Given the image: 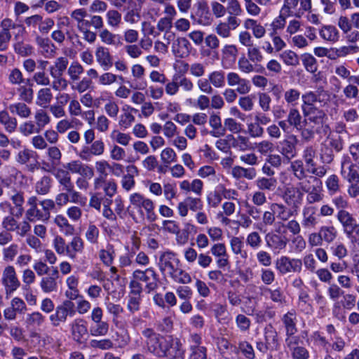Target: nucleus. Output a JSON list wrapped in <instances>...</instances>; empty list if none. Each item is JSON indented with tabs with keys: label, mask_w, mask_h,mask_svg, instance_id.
<instances>
[{
	"label": "nucleus",
	"mask_w": 359,
	"mask_h": 359,
	"mask_svg": "<svg viewBox=\"0 0 359 359\" xmlns=\"http://www.w3.org/2000/svg\"><path fill=\"white\" fill-rule=\"evenodd\" d=\"M44 321L45 316L39 311H35L28 314L26 318V323L27 325L32 327L41 326Z\"/></svg>",
	"instance_id": "obj_60"
},
{
	"label": "nucleus",
	"mask_w": 359,
	"mask_h": 359,
	"mask_svg": "<svg viewBox=\"0 0 359 359\" xmlns=\"http://www.w3.org/2000/svg\"><path fill=\"white\" fill-rule=\"evenodd\" d=\"M264 341L257 342V350L263 353L268 351H276L280 348V343L276 330L271 324H268L264 329Z\"/></svg>",
	"instance_id": "obj_4"
},
{
	"label": "nucleus",
	"mask_w": 359,
	"mask_h": 359,
	"mask_svg": "<svg viewBox=\"0 0 359 359\" xmlns=\"http://www.w3.org/2000/svg\"><path fill=\"white\" fill-rule=\"evenodd\" d=\"M52 178L48 175H43L39 178L34 185V190L39 195L48 194L52 187Z\"/></svg>",
	"instance_id": "obj_31"
},
{
	"label": "nucleus",
	"mask_w": 359,
	"mask_h": 359,
	"mask_svg": "<svg viewBox=\"0 0 359 359\" xmlns=\"http://www.w3.org/2000/svg\"><path fill=\"white\" fill-rule=\"evenodd\" d=\"M191 50V43L184 37H178L172 43V51L176 57H187L189 55Z\"/></svg>",
	"instance_id": "obj_18"
},
{
	"label": "nucleus",
	"mask_w": 359,
	"mask_h": 359,
	"mask_svg": "<svg viewBox=\"0 0 359 359\" xmlns=\"http://www.w3.org/2000/svg\"><path fill=\"white\" fill-rule=\"evenodd\" d=\"M20 133L25 137L34 133H39L41 130L36 124L35 121H27L22 123L19 127Z\"/></svg>",
	"instance_id": "obj_49"
},
{
	"label": "nucleus",
	"mask_w": 359,
	"mask_h": 359,
	"mask_svg": "<svg viewBox=\"0 0 359 359\" xmlns=\"http://www.w3.org/2000/svg\"><path fill=\"white\" fill-rule=\"evenodd\" d=\"M74 304L70 300H65L58 305L55 312L49 316V320L53 327H59L61 323H65L68 316H74L76 311Z\"/></svg>",
	"instance_id": "obj_6"
},
{
	"label": "nucleus",
	"mask_w": 359,
	"mask_h": 359,
	"mask_svg": "<svg viewBox=\"0 0 359 359\" xmlns=\"http://www.w3.org/2000/svg\"><path fill=\"white\" fill-rule=\"evenodd\" d=\"M53 175L59 184L62 187V191L70 194L71 202L78 203L81 198V194L74 189L69 171L63 168H57L53 172Z\"/></svg>",
	"instance_id": "obj_5"
},
{
	"label": "nucleus",
	"mask_w": 359,
	"mask_h": 359,
	"mask_svg": "<svg viewBox=\"0 0 359 359\" xmlns=\"http://www.w3.org/2000/svg\"><path fill=\"white\" fill-rule=\"evenodd\" d=\"M15 217L13 215L5 217L2 221V227L9 233L15 231L18 236L24 237L30 231L31 226L26 220L18 222Z\"/></svg>",
	"instance_id": "obj_8"
},
{
	"label": "nucleus",
	"mask_w": 359,
	"mask_h": 359,
	"mask_svg": "<svg viewBox=\"0 0 359 359\" xmlns=\"http://www.w3.org/2000/svg\"><path fill=\"white\" fill-rule=\"evenodd\" d=\"M19 246L16 243H12L2 250V257L5 262H12L18 253Z\"/></svg>",
	"instance_id": "obj_59"
},
{
	"label": "nucleus",
	"mask_w": 359,
	"mask_h": 359,
	"mask_svg": "<svg viewBox=\"0 0 359 359\" xmlns=\"http://www.w3.org/2000/svg\"><path fill=\"white\" fill-rule=\"evenodd\" d=\"M95 58L97 63L104 71L109 69L113 65V58L109 50L104 46H99L95 50Z\"/></svg>",
	"instance_id": "obj_19"
},
{
	"label": "nucleus",
	"mask_w": 359,
	"mask_h": 359,
	"mask_svg": "<svg viewBox=\"0 0 359 359\" xmlns=\"http://www.w3.org/2000/svg\"><path fill=\"white\" fill-rule=\"evenodd\" d=\"M83 72L84 69L79 62H72L67 69V74L72 83H75V82L78 81Z\"/></svg>",
	"instance_id": "obj_45"
},
{
	"label": "nucleus",
	"mask_w": 359,
	"mask_h": 359,
	"mask_svg": "<svg viewBox=\"0 0 359 359\" xmlns=\"http://www.w3.org/2000/svg\"><path fill=\"white\" fill-rule=\"evenodd\" d=\"M291 170L294 177L299 180H302L306 177V167L304 168L302 160H296L291 164Z\"/></svg>",
	"instance_id": "obj_55"
},
{
	"label": "nucleus",
	"mask_w": 359,
	"mask_h": 359,
	"mask_svg": "<svg viewBox=\"0 0 359 359\" xmlns=\"http://www.w3.org/2000/svg\"><path fill=\"white\" fill-rule=\"evenodd\" d=\"M10 198L12 201L15 208H16L15 212H13V209L11 207V205L7 202L1 203L0 204V207L8 208L11 210V215H15L16 217H20L24 212V193L20 191H14L13 193L11 195Z\"/></svg>",
	"instance_id": "obj_17"
},
{
	"label": "nucleus",
	"mask_w": 359,
	"mask_h": 359,
	"mask_svg": "<svg viewBox=\"0 0 359 359\" xmlns=\"http://www.w3.org/2000/svg\"><path fill=\"white\" fill-rule=\"evenodd\" d=\"M321 186L322 181L313 175H306V178L300 180V182L299 183V187L302 193L310 192L311 191H313V189Z\"/></svg>",
	"instance_id": "obj_26"
},
{
	"label": "nucleus",
	"mask_w": 359,
	"mask_h": 359,
	"mask_svg": "<svg viewBox=\"0 0 359 359\" xmlns=\"http://www.w3.org/2000/svg\"><path fill=\"white\" fill-rule=\"evenodd\" d=\"M299 0H284V4L280 10L287 16L301 18V12L298 8Z\"/></svg>",
	"instance_id": "obj_35"
},
{
	"label": "nucleus",
	"mask_w": 359,
	"mask_h": 359,
	"mask_svg": "<svg viewBox=\"0 0 359 359\" xmlns=\"http://www.w3.org/2000/svg\"><path fill=\"white\" fill-rule=\"evenodd\" d=\"M284 198L287 204L297 208L302 203L303 193L299 187H288L285 190Z\"/></svg>",
	"instance_id": "obj_22"
},
{
	"label": "nucleus",
	"mask_w": 359,
	"mask_h": 359,
	"mask_svg": "<svg viewBox=\"0 0 359 359\" xmlns=\"http://www.w3.org/2000/svg\"><path fill=\"white\" fill-rule=\"evenodd\" d=\"M171 278L173 281L180 284H188L191 282V277L189 273L180 267L175 271Z\"/></svg>",
	"instance_id": "obj_61"
},
{
	"label": "nucleus",
	"mask_w": 359,
	"mask_h": 359,
	"mask_svg": "<svg viewBox=\"0 0 359 359\" xmlns=\"http://www.w3.org/2000/svg\"><path fill=\"white\" fill-rule=\"evenodd\" d=\"M226 137L231 140V146L241 151H245L252 148L251 143L248 137L238 135L234 137L232 135H228Z\"/></svg>",
	"instance_id": "obj_27"
},
{
	"label": "nucleus",
	"mask_w": 359,
	"mask_h": 359,
	"mask_svg": "<svg viewBox=\"0 0 359 359\" xmlns=\"http://www.w3.org/2000/svg\"><path fill=\"white\" fill-rule=\"evenodd\" d=\"M95 325L90 327V334L93 336H104L108 333L109 324L104 321H100V323H95Z\"/></svg>",
	"instance_id": "obj_64"
},
{
	"label": "nucleus",
	"mask_w": 359,
	"mask_h": 359,
	"mask_svg": "<svg viewBox=\"0 0 359 359\" xmlns=\"http://www.w3.org/2000/svg\"><path fill=\"white\" fill-rule=\"evenodd\" d=\"M231 175L236 179H241L243 177L251 180L256 177L257 172L254 168H245L236 165L232 168Z\"/></svg>",
	"instance_id": "obj_30"
},
{
	"label": "nucleus",
	"mask_w": 359,
	"mask_h": 359,
	"mask_svg": "<svg viewBox=\"0 0 359 359\" xmlns=\"http://www.w3.org/2000/svg\"><path fill=\"white\" fill-rule=\"evenodd\" d=\"M276 269L282 275L300 273L302 270V261L299 259L282 256L276 261Z\"/></svg>",
	"instance_id": "obj_9"
},
{
	"label": "nucleus",
	"mask_w": 359,
	"mask_h": 359,
	"mask_svg": "<svg viewBox=\"0 0 359 359\" xmlns=\"http://www.w3.org/2000/svg\"><path fill=\"white\" fill-rule=\"evenodd\" d=\"M38 204H39V199L36 196H32L28 198L27 205L29 208L25 212L26 221L28 222H35L38 220L47 222L48 220V215L38 208Z\"/></svg>",
	"instance_id": "obj_13"
},
{
	"label": "nucleus",
	"mask_w": 359,
	"mask_h": 359,
	"mask_svg": "<svg viewBox=\"0 0 359 359\" xmlns=\"http://www.w3.org/2000/svg\"><path fill=\"white\" fill-rule=\"evenodd\" d=\"M230 246L234 254L241 255L243 258L247 257V252L242 250L243 243L241 238L233 236L230 241Z\"/></svg>",
	"instance_id": "obj_62"
},
{
	"label": "nucleus",
	"mask_w": 359,
	"mask_h": 359,
	"mask_svg": "<svg viewBox=\"0 0 359 359\" xmlns=\"http://www.w3.org/2000/svg\"><path fill=\"white\" fill-rule=\"evenodd\" d=\"M196 11L191 15V18L201 25H210L213 18L208 2L205 0L198 1L196 4Z\"/></svg>",
	"instance_id": "obj_12"
},
{
	"label": "nucleus",
	"mask_w": 359,
	"mask_h": 359,
	"mask_svg": "<svg viewBox=\"0 0 359 359\" xmlns=\"http://www.w3.org/2000/svg\"><path fill=\"white\" fill-rule=\"evenodd\" d=\"M84 248L83 240L79 236H74L67 243L66 255L72 259H76L78 254L82 253Z\"/></svg>",
	"instance_id": "obj_24"
},
{
	"label": "nucleus",
	"mask_w": 359,
	"mask_h": 359,
	"mask_svg": "<svg viewBox=\"0 0 359 359\" xmlns=\"http://www.w3.org/2000/svg\"><path fill=\"white\" fill-rule=\"evenodd\" d=\"M302 117L296 108H291L287 116V121L290 126L296 129H301L302 125Z\"/></svg>",
	"instance_id": "obj_47"
},
{
	"label": "nucleus",
	"mask_w": 359,
	"mask_h": 359,
	"mask_svg": "<svg viewBox=\"0 0 359 359\" xmlns=\"http://www.w3.org/2000/svg\"><path fill=\"white\" fill-rule=\"evenodd\" d=\"M69 60L67 57H59L55 59L53 65L49 68L50 75L51 76L63 75L67 70Z\"/></svg>",
	"instance_id": "obj_29"
},
{
	"label": "nucleus",
	"mask_w": 359,
	"mask_h": 359,
	"mask_svg": "<svg viewBox=\"0 0 359 359\" xmlns=\"http://www.w3.org/2000/svg\"><path fill=\"white\" fill-rule=\"evenodd\" d=\"M270 209L275 212L276 217L281 221H287L292 216V211L288 210L283 204L271 203Z\"/></svg>",
	"instance_id": "obj_38"
},
{
	"label": "nucleus",
	"mask_w": 359,
	"mask_h": 359,
	"mask_svg": "<svg viewBox=\"0 0 359 359\" xmlns=\"http://www.w3.org/2000/svg\"><path fill=\"white\" fill-rule=\"evenodd\" d=\"M53 100V93L50 88H41L36 94V104L41 107H48Z\"/></svg>",
	"instance_id": "obj_37"
},
{
	"label": "nucleus",
	"mask_w": 359,
	"mask_h": 359,
	"mask_svg": "<svg viewBox=\"0 0 359 359\" xmlns=\"http://www.w3.org/2000/svg\"><path fill=\"white\" fill-rule=\"evenodd\" d=\"M316 157V150L313 147L308 146L304 149L302 158L306 164V168H311V167H313V165H316V163L314 161Z\"/></svg>",
	"instance_id": "obj_51"
},
{
	"label": "nucleus",
	"mask_w": 359,
	"mask_h": 359,
	"mask_svg": "<svg viewBox=\"0 0 359 359\" xmlns=\"http://www.w3.org/2000/svg\"><path fill=\"white\" fill-rule=\"evenodd\" d=\"M294 311H289L283 316L282 320L285 327L286 335H294L297 332Z\"/></svg>",
	"instance_id": "obj_39"
},
{
	"label": "nucleus",
	"mask_w": 359,
	"mask_h": 359,
	"mask_svg": "<svg viewBox=\"0 0 359 359\" xmlns=\"http://www.w3.org/2000/svg\"><path fill=\"white\" fill-rule=\"evenodd\" d=\"M141 282L144 283V290L147 293H150L158 287V276L151 267L147 268L145 270L137 269L134 271L133 279L129 283L130 294L140 296L143 291Z\"/></svg>",
	"instance_id": "obj_1"
},
{
	"label": "nucleus",
	"mask_w": 359,
	"mask_h": 359,
	"mask_svg": "<svg viewBox=\"0 0 359 359\" xmlns=\"http://www.w3.org/2000/svg\"><path fill=\"white\" fill-rule=\"evenodd\" d=\"M264 240L267 248L274 252H280L284 250L289 240L285 235L280 234V229H276L265 235Z\"/></svg>",
	"instance_id": "obj_11"
},
{
	"label": "nucleus",
	"mask_w": 359,
	"mask_h": 359,
	"mask_svg": "<svg viewBox=\"0 0 359 359\" xmlns=\"http://www.w3.org/2000/svg\"><path fill=\"white\" fill-rule=\"evenodd\" d=\"M18 88V93L20 100L23 102L30 104L32 102L34 97V90L32 88V85H20Z\"/></svg>",
	"instance_id": "obj_53"
},
{
	"label": "nucleus",
	"mask_w": 359,
	"mask_h": 359,
	"mask_svg": "<svg viewBox=\"0 0 359 359\" xmlns=\"http://www.w3.org/2000/svg\"><path fill=\"white\" fill-rule=\"evenodd\" d=\"M227 18L233 19V22L241 25V20L238 19L243 13V8L238 0H228L226 6Z\"/></svg>",
	"instance_id": "obj_25"
},
{
	"label": "nucleus",
	"mask_w": 359,
	"mask_h": 359,
	"mask_svg": "<svg viewBox=\"0 0 359 359\" xmlns=\"http://www.w3.org/2000/svg\"><path fill=\"white\" fill-rule=\"evenodd\" d=\"M304 118V123H313L315 126H319L323 124L324 119L326 116L325 113L318 108L313 109H305L302 110Z\"/></svg>",
	"instance_id": "obj_20"
},
{
	"label": "nucleus",
	"mask_w": 359,
	"mask_h": 359,
	"mask_svg": "<svg viewBox=\"0 0 359 359\" xmlns=\"http://www.w3.org/2000/svg\"><path fill=\"white\" fill-rule=\"evenodd\" d=\"M284 63L289 66L296 67L299 64L298 55L292 50H285L280 55Z\"/></svg>",
	"instance_id": "obj_57"
},
{
	"label": "nucleus",
	"mask_w": 359,
	"mask_h": 359,
	"mask_svg": "<svg viewBox=\"0 0 359 359\" xmlns=\"http://www.w3.org/2000/svg\"><path fill=\"white\" fill-rule=\"evenodd\" d=\"M336 217L347 238L351 242L359 241V217L357 219L352 213L347 210L338 211Z\"/></svg>",
	"instance_id": "obj_2"
},
{
	"label": "nucleus",
	"mask_w": 359,
	"mask_h": 359,
	"mask_svg": "<svg viewBox=\"0 0 359 359\" xmlns=\"http://www.w3.org/2000/svg\"><path fill=\"white\" fill-rule=\"evenodd\" d=\"M86 324V321L83 318H76L70 325L72 339L77 344H83L88 338Z\"/></svg>",
	"instance_id": "obj_14"
},
{
	"label": "nucleus",
	"mask_w": 359,
	"mask_h": 359,
	"mask_svg": "<svg viewBox=\"0 0 359 359\" xmlns=\"http://www.w3.org/2000/svg\"><path fill=\"white\" fill-rule=\"evenodd\" d=\"M309 295L305 292L302 291L300 292L298 298L297 307L298 309L305 313L311 314L313 312V307L311 304L309 303Z\"/></svg>",
	"instance_id": "obj_46"
},
{
	"label": "nucleus",
	"mask_w": 359,
	"mask_h": 359,
	"mask_svg": "<svg viewBox=\"0 0 359 359\" xmlns=\"http://www.w3.org/2000/svg\"><path fill=\"white\" fill-rule=\"evenodd\" d=\"M158 266L161 273L165 276H168L170 278L180 268L179 260L170 252H163L160 256Z\"/></svg>",
	"instance_id": "obj_10"
},
{
	"label": "nucleus",
	"mask_w": 359,
	"mask_h": 359,
	"mask_svg": "<svg viewBox=\"0 0 359 359\" xmlns=\"http://www.w3.org/2000/svg\"><path fill=\"white\" fill-rule=\"evenodd\" d=\"M34 121L42 130L50 122V117L48 112L43 109H37L34 114Z\"/></svg>",
	"instance_id": "obj_48"
},
{
	"label": "nucleus",
	"mask_w": 359,
	"mask_h": 359,
	"mask_svg": "<svg viewBox=\"0 0 359 359\" xmlns=\"http://www.w3.org/2000/svg\"><path fill=\"white\" fill-rule=\"evenodd\" d=\"M59 271L57 267L52 266L51 272L43 277L40 282V287L45 293L56 292L58 287L57 279Z\"/></svg>",
	"instance_id": "obj_16"
},
{
	"label": "nucleus",
	"mask_w": 359,
	"mask_h": 359,
	"mask_svg": "<svg viewBox=\"0 0 359 359\" xmlns=\"http://www.w3.org/2000/svg\"><path fill=\"white\" fill-rule=\"evenodd\" d=\"M55 223L60 229V230L67 236L72 235L74 231V226L70 224L64 216L58 215L54 219Z\"/></svg>",
	"instance_id": "obj_50"
},
{
	"label": "nucleus",
	"mask_w": 359,
	"mask_h": 359,
	"mask_svg": "<svg viewBox=\"0 0 359 359\" xmlns=\"http://www.w3.org/2000/svg\"><path fill=\"white\" fill-rule=\"evenodd\" d=\"M297 141L296 135H290L280 143V153L288 160L294 158L296 155Z\"/></svg>",
	"instance_id": "obj_21"
},
{
	"label": "nucleus",
	"mask_w": 359,
	"mask_h": 359,
	"mask_svg": "<svg viewBox=\"0 0 359 359\" xmlns=\"http://www.w3.org/2000/svg\"><path fill=\"white\" fill-rule=\"evenodd\" d=\"M101 41L107 46H117L121 44L120 36L110 32L108 29H102L99 32Z\"/></svg>",
	"instance_id": "obj_28"
},
{
	"label": "nucleus",
	"mask_w": 359,
	"mask_h": 359,
	"mask_svg": "<svg viewBox=\"0 0 359 359\" xmlns=\"http://www.w3.org/2000/svg\"><path fill=\"white\" fill-rule=\"evenodd\" d=\"M128 172L130 173L123 175L121 180V185L126 191H130L135 186L134 174L137 173V168L135 165L128 166Z\"/></svg>",
	"instance_id": "obj_43"
},
{
	"label": "nucleus",
	"mask_w": 359,
	"mask_h": 359,
	"mask_svg": "<svg viewBox=\"0 0 359 359\" xmlns=\"http://www.w3.org/2000/svg\"><path fill=\"white\" fill-rule=\"evenodd\" d=\"M323 243H332L337 236V231L333 226H323L319 229Z\"/></svg>",
	"instance_id": "obj_44"
},
{
	"label": "nucleus",
	"mask_w": 359,
	"mask_h": 359,
	"mask_svg": "<svg viewBox=\"0 0 359 359\" xmlns=\"http://www.w3.org/2000/svg\"><path fill=\"white\" fill-rule=\"evenodd\" d=\"M0 123L4 126L5 130L9 133L15 131L18 126L16 118L11 116L5 110L0 111Z\"/></svg>",
	"instance_id": "obj_32"
},
{
	"label": "nucleus",
	"mask_w": 359,
	"mask_h": 359,
	"mask_svg": "<svg viewBox=\"0 0 359 359\" xmlns=\"http://www.w3.org/2000/svg\"><path fill=\"white\" fill-rule=\"evenodd\" d=\"M209 81L215 88H222L225 84L224 72L222 70L214 71L208 75Z\"/></svg>",
	"instance_id": "obj_54"
},
{
	"label": "nucleus",
	"mask_w": 359,
	"mask_h": 359,
	"mask_svg": "<svg viewBox=\"0 0 359 359\" xmlns=\"http://www.w3.org/2000/svg\"><path fill=\"white\" fill-rule=\"evenodd\" d=\"M240 24L235 23L233 19L226 18L225 22H220L215 27L216 33L222 38L231 36V30H235Z\"/></svg>",
	"instance_id": "obj_23"
},
{
	"label": "nucleus",
	"mask_w": 359,
	"mask_h": 359,
	"mask_svg": "<svg viewBox=\"0 0 359 359\" xmlns=\"http://www.w3.org/2000/svg\"><path fill=\"white\" fill-rule=\"evenodd\" d=\"M107 21L109 26L118 28L121 22V14L116 10L111 9L107 12Z\"/></svg>",
	"instance_id": "obj_58"
},
{
	"label": "nucleus",
	"mask_w": 359,
	"mask_h": 359,
	"mask_svg": "<svg viewBox=\"0 0 359 359\" xmlns=\"http://www.w3.org/2000/svg\"><path fill=\"white\" fill-rule=\"evenodd\" d=\"M8 109L13 114L18 115L22 118H27L32 114L31 108L25 102L11 104L9 105Z\"/></svg>",
	"instance_id": "obj_33"
},
{
	"label": "nucleus",
	"mask_w": 359,
	"mask_h": 359,
	"mask_svg": "<svg viewBox=\"0 0 359 359\" xmlns=\"http://www.w3.org/2000/svg\"><path fill=\"white\" fill-rule=\"evenodd\" d=\"M101 262L107 266H111L115 258V250L113 245L108 244L105 249H101L98 252Z\"/></svg>",
	"instance_id": "obj_36"
},
{
	"label": "nucleus",
	"mask_w": 359,
	"mask_h": 359,
	"mask_svg": "<svg viewBox=\"0 0 359 359\" xmlns=\"http://www.w3.org/2000/svg\"><path fill=\"white\" fill-rule=\"evenodd\" d=\"M320 36L326 41L334 43L339 39V32L332 25L323 26L320 30Z\"/></svg>",
	"instance_id": "obj_41"
},
{
	"label": "nucleus",
	"mask_w": 359,
	"mask_h": 359,
	"mask_svg": "<svg viewBox=\"0 0 359 359\" xmlns=\"http://www.w3.org/2000/svg\"><path fill=\"white\" fill-rule=\"evenodd\" d=\"M342 174L344 175V178L349 184L359 183V172L358 167L355 164H351L348 167V171L344 170L342 166Z\"/></svg>",
	"instance_id": "obj_52"
},
{
	"label": "nucleus",
	"mask_w": 359,
	"mask_h": 359,
	"mask_svg": "<svg viewBox=\"0 0 359 359\" xmlns=\"http://www.w3.org/2000/svg\"><path fill=\"white\" fill-rule=\"evenodd\" d=\"M2 283L7 293L15 291L20 285L15 269L13 266H7L2 273Z\"/></svg>",
	"instance_id": "obj_15"
},
{
	"label": "nucleus",
	"mask_w": 359,
	"mask_h": 359,
	"mask_svg": "<svg viewBox=\"0 0 359 359\" xmlns=\"http://www.w3.org/2000/svg\"><path fill=\"white\" fill-rule=\"evenodd\" d=\"M144 342L147 350L157 357H162L165 339L151 328H146L142 331Z\"/></svg>",
	"instance_id": "obj_3"
},
{
	"label": "nucleus",
	"mask_w": 359,
	"mask_h": 359,
	"mask_svg": "<svg viewBox=\"0 0 359 359\" xmlns=\"http://www.w3.org/2000/svg\"><path fill=\"white\" fill-rule=\"evenodd\" d=\"M185 350L179 339L168 337L165 339L162 357L167 359H184Z\"/></svg>",
	"instance_id": "obj_7"
},
{
	"label": "nucleus",
	"mask_w": 359,
	"mask_h": 359,
	"mask_svg": "<svg viewBox=\"0 0 359 359\" xmlns=\"http://www.w3.org/2000/svg\"><path fill=\"white\" fill-rule=\"evenodd\" d=\"M303 104L302 105V110L305 109L317 108L315 107L314 103L316 102V91H309L302 95V96Z\"/></svg>",
	"instance_id": "obj_63"
},
{
	"label": "nucleus",
	"mask_w": 359,
	"mask_h": 359,
	"mask_svg": "<svg viewBox=\"0 0 359 359\" xmlns=\"http://www.w3.org/2000/svg\"><path fill=\"white\" fill-rule=\"evenodd\" d=\"M257 187L259 191H273L277 186V180L274 177H260L255 182Z\"/></svg>",
	"instance_id": "obj_40"
},
{
	"label": "nucleus",
	"mask_w": 359,
	"mask_h": 359,
	"mask_svg": "<svg viewBox=\"0 0 359 359\" xmlns=\"http://www.w3.org/2000/svg\"><path fill=\"white\" fill-rule=\"evenodd\" d=\"M210 126L212 128L213 130L210 131V135L215 137H219L226 133L225 128L222 126V121L219 116L212 114L209 119Z\"/></svg>",
	"instance_id": "obj_34"
},
{
	"label": "nucleus",
	"mask_w": 359,
	"mask_h": 359,
	"mask_svg": "<svg viewBox=\"0 0 359 359\" xmlns=\"http://www.w3.org/2000/svg\"><path fill=\"white\" fill-rule=\"evenodd\" d=\"M8 79L9 83L15 86H20L29 82V79L24 78L22 72L17 67L9 71Z\"/></svg>",
	"instance_id": "obj_42"
},
{
	"label": "nucleus",
	"mask_w": 359,
	"mask_h": 359,
	"mask_svg": "<svg viewBox=\"0 0 359 359\" xmlns=\"http://www.w3.org/2000/svg\"><path fill=\"white\" fill-rule=\"evenodd\" d=\"M331 253L337 257L339 260H343L348 256V249L345 244L341 242H336L330 248Z\"/></svg>",
	"instance_id": "obj_56"
}]
</instances>
